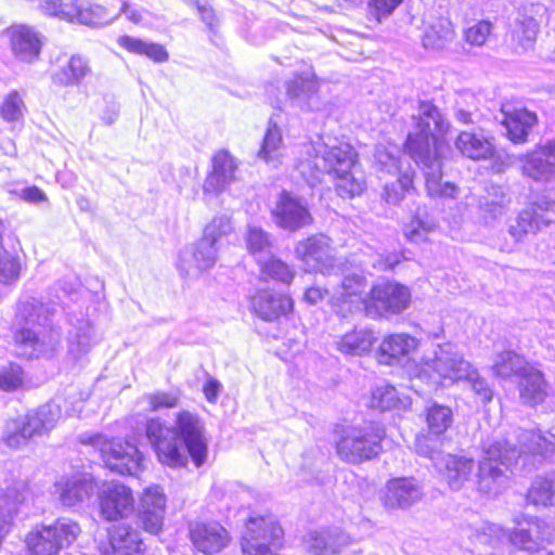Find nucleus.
Wrapping results in <instances>:
<instances>
[{"label": "nucleus", "instance_id": "f03ea898", "mask_svg": "<svg viewBox=\"0 0 555 555\" xmlns=\"http://www.w3.org/2000/svg\"><path fill=\"white\" fill-rule=\"evenodd\" d=\"M305 158H300L296 168L302 178L314 185L325 173L335 177L337 194L352 198L362 193L365 186L364 175L357 166L356 152L349 144L328 147L321 141L304 146Z\"/></svg>", "mask_w": 555, "mask_h": 555}, {"label": "nucleus", "instance_id": "09e8293b", "mask_svg": "<svg viewBox=\"0 0 555 555\" xmlns=\"http://www.w3.org/2000/svg\"><path fill=\"white\" fill-rule=\"evenodd\" d=\"M453 117L462 125H474L479 119L475 96L469 92L457 93L453 106Z\"/></svg>", "mask_w": 555, "mask_h": 555}, {"label": "nucleus", "instance_id": "cd10ccee", "mask_svg": "<svg viewBox=\"0 0 555 555\" xmlns=\"http://www.w3.org/2000/svg\"><path fill=\"white\" fill-rule=\"evenodd\" d=\"M250 307L258 318L273 322L293 310V300L283 294L258 291L250 297Z\"/></svg>", "mask_w": 555, "mask_h": 555}, {"label": "nucleus", "instance_id": "6ab92c4d", "mask_svg": "<svg viewBox=\"0 0 555 555\" xmlns=\"http://www.w3.org/2000/svg\"><path fill=\"white\" fill-rule=\"evenodd\" d=\"M295 254L309 271H320L325 274L334 267L331 240L323 234L299 241L295 247Z\"/></svg>", "mask_w": 555, "mask_h": 555}, {"label": "nucleus", "instance_id": "39448f33", "mask_svg": "<svg viewBox=\"0 0 555 555\" xmlns=\"http://www.w3.org/2000/svg\"><path fill=\"white\" fill-rule=\"evenodd\" d=\"M415 450L428 457L450 489L460 490L470 480L475 463L470 457L443 453L441 441L429 436L416 438Z\"/></svg>", "mask_w": 555, "mask_h": 555}, {"label": "nucleus", "instance_id": "8fccbe9b", "mask_svg": "<svg viewBox=\"0 0 555 555\" xmlns=\"http://www.w3.org/2000/svg\"><path fill=\"white\" fill-rule=\"evenodd\" d=\"M93 331L90 321L78 320L69 335V352L75 357L87 353L92 346Z\"/></svg>", "mask_w": 555, "mask_h": 555}, {"label": "nucleus", "instance_id": "72a5a7b5", "mask_svg": "<svg viewBox=\"0 0 555 555\" xmlns=\"http://www.w3.org/2000/svg\"><path fill=\"white\" fill-rule=\"evenodd\" d=\"M287 96L301 109H321V100L318 94V83L312 78L295 77L286 82Z\"/></svg>", "mask_w": 555, "mask_h": 555}, {"label": "nucleus", "instance_id": "4468645a", "mask_svg": "<svg viewBox=\"0 0 555 555\" xmlns=\"http://www.w3.org/2000/svg\"><path fill=\"white\" fill-rule=\"evenodd\" d=\"M555 215V192L542 193L537 201L517 216L515 223L508 228V233L515 242H521L526 235L535 234L550 225Z\"/></svg>", "mask_w": 555, "mask_h": 555}, {"label": "nucleus", "instance_id": "b1692460", "mask_svg": "<svg viewBox=\"0 0 555 555\" xmlns=\"http://www.w3.org/2000/svg\"><path fill=\"white\" fill-rule=\"evenodd\" d=\"M305 544L311 555H335L346 552L354 541L348 533L334 528L309 532Z\"/></svg>", "mask_w": 555, "mask_h": 555}, {"label": "nucleus", "instance_id": "4d7b16f0", "mask_svg": "<svg viewBox=\"0 0 555 555\" xmlns=\"http://www.w3.org/2000/svg\"><path fill=\"white\" fill-rule=\"evenodd\" d=\"M398 401L397 389L390 385H385L373 390L370 406L385 411L395 408Z\"/></svg>", "mask_w": 555, "mask_h": 555}, {"label": "nucleus", "instance_id": "7ed1b4c3", "mask_svg": "<svg viewBox=\"0 0 555 555\" xmlns=\"http://www.w3.org/2000/svg\"><path fill=\"white\" fill-rule=\"evenodd\" d=\"M50 308L37 298L20 300L13 321L15 345L28 357L53 354L61 344V330L50 324Z\"/></svg>", "mask_w": 555, "mask_h": 555}, {"label": "nucleus", "instance_id": "6e6552de", "mask_svg": "<svg viewBox=\"0 0 555 555\" xmlns=\"http://www.w3.org/2000/svg\"><path fill=\"white\" fill-rule=\"evenodd\" d=\"M81 533L79 524L69 518H59L49 526H36L26 537V545L31 555H60L69 547Z\"/></svg>", "mask_w": 555, "mask_h": 555}, {"label": "nucleus", "instance_id": "bf43d9fd", "mask_svg": "<svg viewBox=\"0 0 555 555\" xmlns=\"http://www.w3.org/2000/svg\"><path fill=\"white\" fill-rule=\"evenodd\" d=\"M375 166L380 172L397 176L401 172V160L391 152L383 146H378L374 154Z\"/></svg>", "mask_w": 555, "mask_h": 555}, {"label": "nucleus", "instance_id": "423d86ee", "mask_svg": "<svg viewBox=\"0 0 555 555\" xmlns=\"http://www.w3.org/2000/svg\"><path fill=\"white\" fill-rule=\"evenodd\" d=\"M470 365L454 344H438L422 357L420 377H427L434 384L453 385L468 374Z\"/></svg>", "mask_w": 555, "mask_h": 555}, {"label": "nucleus", "instance_id": "603ef678", "mask_svg": "<svg viewBox=\"0 0 555 555\" xmlns=\"http://www.w3.org/2000/svg\"><path fill=\"white\" fill-rule=\"evenodd\" d=\"M259 263L263 279H271L288 285L295 276L294 270H292L287 263L278 258H270L266 261L261 260Z\"/></svg>", "mask_w": 555, "mask_h": 555}, {"label": "nucleus", "instance_id": "e2e57ef3", "mask_svg": "<svg viewBox=\"0 0 555 555\" xmlns=\"http://www.w3.org/2000/svg\"><path fill=\"white\" fill-rule=\"evenodd\" d=\"M23 384V370L17 364H9L0 369V389L12 391Z\"/></svg>", "mask_w": 555, "mask_h": 555}, {"label": "nucleus", "instance_id": "393cba45", "mask_svg": "<svg viewBox=\"0 0 555 555\" xmlns=\"http://www.w3.org/2000/svg\"><path fill=\"white\" fill-rule=\"evenodd\" d=\"M238 164L225 150L212 157V170L206 178L203 189L206 193H221L237 179Z\"/></svg>", "mask_w": 555, "mask_h": 555}, {"label": "nucleus", "instance_id": "412c9836", "mask_svg": "<svg viewBox=\"0 0 555 555\" xmlns=\"http://www.w3.org/2000/svg\"><path fill=\"white\" fill-rule=\"evenodd\" d=\"M171 429L189 448L190 456L196 466H201L207 456V442L204 437V425L198 416L183 411L178 414L176 425Z\"/></svg>", "mask_w": 555, "mask_h": 555}, {"label": "nucleus", "instance_id": "864d4df0", "mask_svg": "<svg viewBox=\"0 0 555 555\" xmlns=\"http://www.w3.org/2000/svg\"><path fill=\"white\" fill-rule=\"evenodd\" d=\"M246 245L249 253L261 261L262 255L270 253L272 243L270 236L261 228L249 225L246 233Z\"/></svg>", "mask_w": 555, "mask_h": 555}, {"label": "nucleus", "instance_id": "0e129e2a", "mask_svg": "<svg viewBox=\"0 0 555 555\" xmlns=\"http://www.w3.org/2000/svg\"><path fill=\"white\" fill-rule=\"evenodd\" d=\"M468 374L463 376L462 380L469 383L472 390L480 398L482 402H489L492 399V390L489 388L488 383L480 377L478 371L469 366Z\"/></svg>", "mask_w": 555, "mask_h": 555}, {"label": "nucleus", "instance_id": "de8ad7c7", "mask_svg": "<svg viewBox=\"0 0 555 555\" xmlns=\"http://www.w3.org/2000/svg\"><path fill=\"white\" fill-rule=\"evenodd\" d=\"M427 425L429 434L427 436L439 439L442 442L440 436L451 426L453 422V414L450 408L441 404H433L427 410Z\"/></svg>", "mask_w": 555, "mask_h": 555}, {"label": "nucleus", "instance_id": "c9c22d12", "mask_svg": "<svg viewBox=\"0 0 555 555\" xmlns=\"http://www.w3.org/2000/svg\"><path fill=\"white\" fill-rule=\"evenodd\" d=\"M455 39V30L448 17H437L426 26L422 42L425 49L443 50Z\"/></svg>", "mask_w": 555, "mask_h": 555}, {"label": "nucleus", "instance_id": "a211bd4d", "mask_svg": "<svg viewBox=\"0 0 555 555\" xmlns=\"http://www.w3.org/2000/svg\"><path fill=\"white\" fill-rule=\"evenodd\" d=\"M522 176L537 182L555 181V140L537 145L518 156Z\"/></svg>", "mask_w": 555, "mask_h": 555}, {"label": "nucleus", "instance_id": "6e6d98bb", "mask_svg": "<svg viewBox=\"0 0 555 555\" xmlns=\"http://www.w3.org/2000/svg\"><path fill=\"white\" fill-rule=\"evenodd\" d=\"M26 111L25 103L17 91H11L0 106V116L9 122L18 121Z\"/></svg>", "mask_w": 555, "mask_h": 555}, {"label": "nucleus", "instance_id": "a878e982", "mask_svg": "<svg viewBox=\"0 0 555 555\" xmlns=\"http://www.w3.org/2000/svg\"><path fill=\"white\" fill-rule=\"evenodd\" d=\"M103 555H143L140 533L126 524L108 529V544L100 546Z\"/></svg>", "mask_w": 555, "mask_h": 555}, {"label": "nucleus", "instance_id": "680f3d73", "mask_svg": "<svg viewBox=\"0 0 555 555\" xmlns=\"http://www.w3.org/2000/svg\"><path fill=\"white\" fill-rule=\"evenodd\" d=\"M40 9L46 15L55 16L61 20L74 22L75 3H63L60 0H43Z\"/></svg>", "mask_w": 555, "mask_h": 555}, {"label": "nucleus", "instance_id": "20e7f679", "mask_svg": "<svg viewBox=\"0 0 555 555\" xmlns=\"http://www.w3.org/2000/svg\"><path fill=\"white\" fill-rule=\"evenodd\" d=\"M519 457L515 446L507 440H496L483 449L477 473V489L486 494L496 495L509 479L508 472Z\"/></svg>", "mask_w": 555, "mask_h": 555}, {"label": "nucleus", "instance_id": "3c124183", "mask_svg": "<svg viewBox=\"0 0 555 555\" xmlns=\"http://www.w3.org/2000/svg\"><path fill=\"white\" fill-rule=\"evenodd\" d=\"M397 176L395 181L385 184L382 194L385 202L390 205L399 204L413 185V173L405 171Z\"/></svg>", "mask_w": 555, "mask_h": 555}, {"label": "nucleus", "instance_id": "f3484780", "mask_svg": "<svg viewBox=\"0 0 555 555\" xmlns=\"http://www.w3.org/2000/svg\"><path fill=\"white\" fill-rule=\"evenodd\" d=\"M555 538L554 528L544 519L538 517L525 518L517 521L508 539L521 551L537 553L550 544Z\"/></svg>", "mask_w": 555, "mask_h": 555}, {"label": "nucleus", "instance_id": "f704fd0d", "mask_svg": "<svg viewBox=\"0 0 555 555\" xmlns=\"http://www.w3.org/2000/svg\"><path fill=\"white\" fill-rule=\"evenodd\" d=\"M454 145L463 156L475 160L488 159L494 153L492 141L475 132L461 131Z\"/></svg>", "mask_w": 555, "mask_h": 555}, {"label": "nucleus", "instance_id": "ddd939ff", "mask_svg": "<svg viewBox=\"0 0 555 555\" xmlns=\"http://www.w3.org/2000/svg\"><path fill=\"white\" fill-rule=\"evenodd\" d=\"M410 291L398 283H380L372 287L364 300L367 317L380 318L399 314L410 305Z\"/></svg>", "mask_w": 555, "mask_h": 555}, {"label": "nucleus", "instance_id": "a19ab883", "mask_svg": "<svg viewBox=\"0 0 555 555\" xmlns=\"http://www.w3.org/2000/svg\"><path fill=\"white\" fill-rule=\"evenodd\" d=\"M526 498L527 502L534 506L555 507V470L535 477Z\"/></svg>", "mask_w": 555, "mask_h": 555}, {"label": "nucleus", "instance_id": "69168bd1", "mask_svg": "<svg viewBox=\"0 0 555 555\" xmlns=\"http://www.w3.org/2000/svg\"><path fill=\"white\" fill-rule=\"evenodd\" d=\"M339 288L341 297L358 296L365 288V279L357 273L347 274L343 278Z\"/></svg>", "mask_w": 555, "mask_h": 555}, {"label": "nucleus", "instance_id": "5fc2aeb1", "mask_svg": "<svg viewBox=\"0 0 555 555\" xmlns=\"http://www.w3.org/2000/svg\"><path fill=\"white\" fill-rule=\"evenodd\" d=\"M4 225L0 220V282L10 283L18 279L21 264L14 256L2 246V231Z\"/></svg>", "mask_w": 555, "mask_h": 555}, {"label": "nucleus", "instance_id": "f257e3e1", "mask_svg": "<svg viewBox=\"0 0 555 555\" xmlns=\"http://www.w3.org/2000/svg\"><path fill=\"white\" fill-rule=\"evenodd\" d=\"M450 128L449 120L434 103L418 102L417 114L412 116L405 151L422 168L426 190L431 197H455L457 192L455 184L441 182L444 151L448 150L444 135Z\"/></svg>", "mask_w": 555, "mask_h": 555}, {"label": "nucleus", "instance_id": "c03bdc74", "mask_svg": "<svg viewBox=\"0 0 555 555\" xmlns=\"http://www.w3.org/2000/svg\"><path fill=\"white\" fill-rule=\"evenodd\" d=\"M74 22L83 25L99 27L107 25L115 20L109 15L107 8L99 4L87 2L86 4L78 5L75 3Z\"/></svg>", "mask_w": 555, "mask_h": 555}, {"label": "nucleus", "instance_id": "ea45409f", "mask_svg": "<svg viewBox=\"0 0 555 555\" xmlns=\"http://www.w3.org/2000/svg\"><path fill=\"white\" fill-rule=\"evenodd\" d=\"M24 501V491L18 486L9 487L0 493V532L9 533Z\"/></svg>", "mask_w": 555, "mask_h": 555}, {"label": "nucleus", "instance_id": "aec40b11", "mask_svg": "<svg viewBox=\"0 0 555 555\" xmlns=\"http://www.w3.org/2000/svg\"><path fill=\"white\" fill-rule=\"evenodd\" d=\"M99 504L101 516L109 521L125 518L132 513L134 498L129 487L122 483L106 482L99 490Z\"/></svg>", "mask_w": 555, "mask_h": 555}, {"label": "nucleus", "instance_id": "5701e85b", "mask_svg": "<svg viewBox=\"0 0 555 555\" xmlns=\"http://www.w3.org/2000/svg\"><path fill=\"white\" fill-rule=\"evenodd\" d=\"M166 509V496L159 486L146 488L142 494L139 522L152 534L160 532Z\"/></svg>", "mask_w": 555, "mask_h": 555}, {"label": "nucleus", "instance_id": "58836bf2", "mask_svg": "<svg viewBox=\"0 0 555 555\" xmlns=\"http://www.w3.org/2000/svg\"><path fill=\"white\" fill-rule=\"evenodd\" d=\"M530 363L518 353L512 350H505L495 354L491 366L495 377L502 379H518Z\"/></svg>", "mask_w": 555, "mask_h": 555}, {"label": "nucleus", "instance_id": "c85d7f7f", "mask_svg": "<svg viewBox=\"0 0 555 555\" xmlns=\"http://www.w3.org/2000/svg\"><path fill=\"white\" fill-rule=\"evenodd\" d=\"M13 54L23 62H33L39 56L41 41L38 34L26 25H13L5 30Z\"/></svg>", "mask_w": 555, "mask_h": 555}, {"label": "nucleus", "instance_id": "2eb2a0df", "mask_svg": "<svg viewBox=\"0 0 555 555\" xmlns=\"http://www.w3.org/2000/svg\"><path fill=\"white\" fill-rule=\"evenodd\" d=\"M545 13L546 8L541 3L525 4L517 10L511 26V44L516 53L533 49Z\"/></svg>", "mask_w": 555, "mask_h": 555}, {"label": "nucleus", "instance_id": "4be33fe9", "mask_svg": "<svg viewBox=\"0 0 555 555\" xmlns=\"http://www.w3.org/2000/svg\"><path fill=\"white\" fill-rule=\"evenodd\" d=\"M218 259V247L202 237L196 244L181 251L178 268L181 273L195 276L212 268Z\"/></svg>", "mask_w": 555, "mask_h": 555}, {"label": "nucleus", "instance_id": "0eeeda50", "mask_svg": "<svg viewBox=\"0 0 555 555\" xmlns=\"http://www.w3.org/2000/svg\"><path fill=\"white\" fill-rule=\"evenodd\" d=\"M385 428L379 423L347 427L336 441L339 459L349 464H360L375 457L382 451Z\"/></svg>", "mask_w": 555, "mask_h": 555}, {"label": "nucleus", "instance_id": "473e14b6", "mask_svg": "<svg viewBox=\"0 0 555 555\" xmlns=\"http://www.w3.org/2000/svg\"><path fill=\"white\" fill-rule=\"evenodd\" d=\"M519 398L530 406L542 403L547 397V383L541 371L531 364L517 379Z\"/></svg>", "mask_w": 555, "mask_h": 555}, {"label": "nucleus", "instance_id": "13d9d810", "mask_svg": "<svg viewBox=\"0 0 555 555\" xmlns=\"http://www.w3.org/2000/svg\"><path fill=\"white\" fill-rule=\"evenodd\" d=\"M232 230L231 219L228 216H217L205 227L203 237L217 246L218 241L229 235Z\"/></svg>", "mask_w": 555, "mask_h": 555}, {"label": "nucleus", "instance_id": "1a4fd4ad", "mask_svg": "<svg viewBox=\"0 0 555 555\" xmlns=\"http://www.w3.org/2000/svg\"><path fill=\"white\" fill-rule=\"evenodd\" d=\"M283 529L273 515L248 517L241 539L243 555H274L282 545Z\"/></svg>", "mask_w": 555, "mask_h": 555}, {"label": "nucleus", "instance_id": "338daca9", "mask_svg": "<svg viewBox=\"0 0 555 555\" xmlns=\"http://www.w3.org/2000/svg\"><path fill=\"white\" fill-rule=\"evenodd\" d=\"M403 0H371L369 13L378 23L387 18Z\"/></svg>", "mask_w": 555, "mask_h": 555}, {"label": "nucleus", "instance_id": "dca6fc26", "mask_svg": "<svg viewBox=\"0 0 555 555\" xmlns=\"http://www.w3.org/2000/svg\"><path fill=\"white\" fill-rule=\"evenodd\" d=\"M271 216L276 227L291 233L313 223L307 201L287 191L280 193Z\"/></svg>", "mask_w": 555, "mask_h": 555}, {"label": "nucleus", "instance_id": "9b49d317", "mask_svg": "<svg viewBox=\"0 0 555 555\" xmlns=\"http://www.w3.org/2000/svg\"><path fill=\"white\" fill-rule=\"evenodd\" d=\"M62 417V408L54 401L28 411L13 422V431L7 437L11 447H20L29 439L49 434Z\"/></svg>", "mask_w": 555, "mask_h": 555}, {"label": "nucleus", "instance_id": "7c9ffc66", "mask_svg": "<svg viewBox=\"0 0 555 555\" xmlns=\"http://www.w3.org/2000/svg\"><path fill=\"white\" fill-rule=\"evenodd\" d=\"M502 125L505 127L509 140L516 144L527 142L529 133L538 124L537 114L527 108L507 111L505 107L502 108Z\"/></svg>", "mask_w": 555, "mask_h": 555}, {"label": "nucleus", "instance_id": "4c0bfd02", "mask_svg": "<svg viewBox=\"0 0 555 555\" xmlns=\"http://www.w3.org/2000/svg\"><path fill=\"white\" fill-rule=\"evenodd\" d=\"M519 452H528L547 456L555 451V427L547 434H542L540 430H520L518 434Z\"/></svg>", "mask_w": 555, "mask_h": 555}, {"label": "nucleus", "instance_id": "a18cd8bd", "mask_svg": "<svg viewBox=\"0 0 555 555\" xmlns=\"http://www.w3.org/2000/svg\"><path fill=\"white\" fill-rule=\"evenodd\" d=\"M118 43L120 47L127 49L128 51L146 55L155 62H166L169 57L166 49L163 46L158 43L145 42L139 38L121 36L118 39Z\"/></svg>", "mask_w": 555, "mask_h": 555}, {"label": "nucleus", "instance_id": "f8f14e48", "mask_svg": "<svg viewBox=\"0 0 555 555\" xmlns=\"http://www.w3.org/2000/svg\"><path fill=\"white\" fill-rule=\"evenodd\" d=\"M145 430L162 464L169 467L186 465L190 455L189 448L181 441L175 429L165 427L158 420H150Z\"/></svg>", "mask_w": 555, "mask_h": 555}, {"label": "nucleus", "instance_id": "e433bc0d", "mask_svg": "<svg viewBox=\"0 0 555 555\" xmlns=\"http://www.w3.org/2000/svg\"><path fill=\"white\" fill-rule=\"evenodd\" d=\"M416 346V339L410 335H390L386 337L379 346L378 362L390 365L401 357L408 356Z\"/></svg>", "mask_w": 555, "mask_h": 555}, {"label": "nucleus", "instance_id": "79ce46f5", "mask_svg": "<svg viewBox=\"0 0 555 555\" xmlns=\"http://www.w3.org/2000/svg\"><path fill=\"white\" fill-rule=\"evenodd\" d=\"M283 150L284 145L281 129L275 124H270L258 152V157L268 164L278 166L283 157Z\"/></svg>", "mask_w": 555, "mask_h": 555}, {"label": "nucleus", "instance_id": "49530a36", "mask_svg": "<svg viewBox=\"0 0 555 555\" xmlns=\"http://www.w3.org/2000/svg\"><path fill=\"white\" fill-rule=\"evenodd\" d=\"M90 66L80 55L70 57L66 67L53 75V81L61 86L79 83L90 73Z\"/></svg>", "mask_w": 555, "mask_h": 555}, {"label": "nucleus", "instance_id": "052dcab7", "mask_svg": "<svg viewBox=\"0 0 555 555\" xmlns=\"http://www.w3.org/2000/svg\"><path fill=\"white\" fill-rule=\"evenodd\" d=\"M492 28L493 26L490 22L479 21L465 29L464 40L472 47H482L486 44Z\"/></svg>", "mask_w": 555, "mask_h": 555}, {"label": "nucleus", "instance_id": "37998d69", "mask_svg": "<svg viewBox=\"0 0 555 555\" xmlns=\"http://www.w3.org/2000/svg\"><path fill=\"white\" fill-rule=\"evenodd\" d=\"M375 337L371 331L359 330L345 334L339 341H337V349L350 356H362L369 352Z\"/></svg>", "mask_w": 555, "mask_h": 555}, {"label": "nucleus", "instance_id": "9d476101", "mask_svg": "<svg viewBox=\"0 0 555 555\" xmlns=\"http://www.w3.org/2000/svg\"><path fill=\"white\" fill-rule=\"evenodd\" d=\"M100 453L109 470L120 475H137L141 470L143 456L134 444L120 439H107L102 435L91 436L81 440Z\"/></svg>", "mask_w": 555, "mask_h": 555}, {"label": "nucleus", "instance_id": "bb28decb", "mask_svg": "<svg viewBox=\"0 0 555 555\" xmlns=\"http://www.w3.org/2000/svg\"><path fill=\"white\" fill-rule=\"evenodd\" d=\"M96 488L94 479L88 474H78L62 478L55 483L60 502L67 507L77 506L89 500Z\"/></svg>", "mask_w": 555, "mask_h": 555}, {"label": "nucleus", "instance_id": "774afa93", "mask_svg": "<svg viewBox=\"0 0 555 555\" xmlns=\"http://www.w3.org/2000/svg\"><path fill=\"white\" fill-rule=\"evenodd\" d=\"M178 396L175 393L158 392L149 397L153 411L162 408H173L178 404Z\"/></svg>", "mask_w": 555, "mask_h": 555}, {"label": "nucleus", "instance_id": "c756f323", "mask_svg": "<svg viewBox=\"0 0 555 555\" xmlns=\"http://www.w3.org/2000/svg\"><path fill=\"white\" fill-rule=\"evenodd\" d=\"M190 535L194 546L204 554L218 553L229 542L228 531L218 522L196 524Z\"/></svg>", "mask_w": 555, "mask_h": 555}, {"label": "nucleus", "instance_id": "2f4dec72", "mask_svg": "<svg viewBox=\"0 0 555 555\" xmlns=\"http://www.w3.org/2000/svg\"><path fill=\"white\" fill-rule=\"evenodd\" d=\"M421 486L409 478H398L387 483L385 505L391 508H408L422 498Z\"/></svg>", "mask_w": 555, "mask_h": 555}]
</instances>
